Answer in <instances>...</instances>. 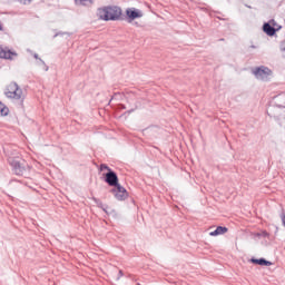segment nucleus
Masks as SVG:
<instances>
[{
	"label": "nucleus",
	"mask_w": 285,
	"mask_h": 285,
	"mask_svg": "<svg viewBox=\"0 0 285 285\" xmlns=\"http://www.w3.org/2000/svg\"><path fill=\"white\" fill-rule=\"evenodd\" d=\"M105 183L108 184V186H111L115 188V186L119 185V176H117V173L112 169H109L106 174H104Z\"/></svg>",
	"instance_id": "obj_5"
},
{
	"label": "nucleus",
	"mask_w": 285,
	"mask_h": 285,
	"mask_svg": "<svg viewBox=\"0 0 285 285\" xmlns=\"http://www.w3.org/2000/svg\"><path fill=\"white\" fill-rule=\"evenodd\" d=\"M254 237H258V238L265 237L266 239H271V234L266 230H262L259 233H255Z\"/></svg>",
	"instance_id": "obj_13"
},
{
	"label": "nucleus",
	"mask_w": 285,
	"mask_h": 285,
	"mask_svg": "<svg viewBox=\"0 0 285 285\" xmlns=\"http://www.w3.org/2000/svg\"><path fill=\"white\" fill-rule=\"evenodd\" d=\"M3 30V27L1 26V22H0V31H2Z\"/></svg>",
	"instance_id": "obj_25"
},
{
	"label": "nucleus",
	"mask_w": 285,
	"mask_h": 285,
	"mask_svg": "<svg viewBox=\"0 0 285 285\" xmlns=\"http://www.w3.org/2000/svg\"><path fill=\"white\" fill-rule=\"evenodd\" d=\"M6 97L9 99H21V95H23V91L21 88H19V85L17 82H10L4 91Z\"/></svg>",
	"instance_id": "obj_3"
},
{
	"label": "nucleus",
	"mask_w": 285,
	"mask_h": 285,
	"mask_svg": "<svg viewBox=\"0 0 285 285\" xmlns=\"http://www.w3.org/2000/svg\"><path fill=\"white\" fill-rule=\"evenodd\" d=\"M277 230H279V228L275 227V234H277Z\"/></svg>",
	"instance_id": "obj_26"
},
{
	"label": "nucleus",
	"mask_w": 285,
	"mask_h": 285,
	"mask_svg": "<svg viewBox=\"0 0 285 285\" xmlns=\"http://www.w3.org/2000/svg\"><path fill=\"white\" fill-rule=\"evenodd\" d=\"M126 16L128 23H132L135 19H141V17H144V13L139 9L128 8L126 10Z\"/></svg>",
	"instance_id": "obj_8"
},
{
	"label": "nucleus",
	"mask_w": 285,
	"mask_h": 285,
	"mask_svg": "<svg viewBox=\"0 0 285 285\" xmlns=\"http://www.w3.org/2000/svg\"><path fill=\"white\" fill-rule=\"evenodd\" d=\"M97 16L102 21H119L121 19V8L119 7H104L99 8Z\"/></svg>",
	"instance_id": "obj_1"
},
{
	"label": "nucleus",
	"mask_w": 285,
	"mask_h": 285,
	"mask_svg": "<svg viewBox=\"0 0 285 285\" xmlns=\"http://www.w3.org/2000/svg\"><path fill=\"white\" fill-rule=\"evenodd\" d=\"M9 164L14 175L20 177H28V173H30V166H28L26 161L19 159H10Z\"/></svg>",
	"instance_id": "obj_2"
},
{
	"label": "nucleus",
	"mask_w": 285,
	"mask_h": 285,
	"mask_svg": "<svg viewBox=\"0 0 285 285\" xmlns=\"http://www.w3.org/2000/svg\"><path fill=\"white\" fill-rule=\"evenodd\" d=\"M99 170L101 173H104V170H107V173H110V170H112V169L110 167H108V165L101 164Z\"/></svg>",
	"instance_id": "obj_17"
},
{
	"label": "nucleus",
	"mask_w": 285,
	"mask_h": 285,
	"mask_svg": "<svg viewBox=\"0 0 285 285\" xmlns=\"http://www.w3.org/2000/svg\"><path fill=\"white\" fill-rule=\"evenodd\" d=\"M77 6H91L92 0H75Z\"/></svg>",
	"instance_id": "obj_16"
},
{
	"label": "nucleus",
	"mask_w": 285,
	"mask_h": 285,
	"mask_svg": "<svg viewBox=\"0 0 285 285\" xmlns=\"http://www.w3.org/2000/svg\"><path fill=\"white\" fill-rule=\"evenodd\" d=\"M37 66H40V68H42L45 72H48V70H50V67H48V65H46V61H43V59L41 58L37 60Z\"/></svg>",
	"instance_id": "obj_14"
},
{
	"label": "nucleus",
	"mask_w": 285,
	"mask_h": 285,
	"mask_svg": "<svg viewBox=\"0 0 285 285\" xmlns=\"http://www.w3.org/2000/svg\"><path fill=\"white\" fill-rule=\"evenodd\" d=\"M33 59H37V61H39V59H40V58H39V55H38V53H35V55H33Z\"/></svg>",
	"instance_id": "obj_23"
},
{
	"label": "nucleus",
	"mask_w": 285,
	"mask_h": 285,
	"mask_svg": "<svg viewBox=\"0 0 285 285\" xmlns=\"http://www.w3.org/2000/svg\"><path fill=\"white\" fill-rule=\"evenodd\" d=\"M92 202L97 205L98 208H101V210H106V205L99 199V198H92Z\"/></svg>",
	"instance_id": "obj_15"
},
{
	"label": "nucleus",
	"mask_w": 285,
	"mask_h": 285,
	"mask_svg": "<svg viewBox=\"0 0 285 285\" xmlns=\"http://www.w3.org/2000/svg\"><path fill=\"white\" fill-rule=\"evenodd\" d=\"M20 3H23L24 6L28 4V3H31L32 0H19Z\"/></svg>",
	"instance_id": "obj_19"
},
{
	"label": "nucleus",
	"mask_w": 285,
	"mask_h": 285,
	"mask_svg": "<svg viewBox=\"0 0 285 285\" xmlns=\"http://www.w3.org/2000/svg\"><path fill=\"white\" fill-rule=\"evenodd\" d=\"M8 112H10V109L0 101V117H7Z\"/></svg>",
	"instance_id": "obj_12"
},
{
	"label": "nucleus",
	"mask_w": 285,
	"mask_h": 285,
	"mask_svg": "<svg viewBox=\"0 0 285 285\" xmlns=\"http://www.w3.org/2000/svg\"><path fill=\"white\" fill-rule=\"evenodd\" d=\"M225 233H228V228L224 226H218L214 232H210V237H217L219 235H225Z\"/></svg>",
	"instance_id": "obj_11"
},
{
	"label": "nucleus",
	"mask_w": 285,
	"mask_h": 285,
	"mask_svg": "<svg viewBox=\"0 0 285 285\" xmlns=\"http://www.w3.org/2000/svg\"><path fill=\"white\" fill-rule=\"evenodd\" d=\"M121 277H124V271H119L118 273V279H121Z\"/></svg>",
	"instance_id": "obj_20"
},
{
	"label": "nucleus",
	"mask_w": 285,
	"mask_h": 285,
	"mask_svg": "<svg viewBox=\"0 0 285 285\" xmlns=\"http://www.w3.org/2000/svg\"><path fill=\"white\" fill-rule=\"evenodd\" d=\"M12 56H17V53L8 48L0 47V59H12Z\"/></svg>",
	"instance_id": "obj_10"
},
{
	"label": "nucleus",
	"mask_w": 285,
	"mask_h": 285,
	"mask_svg": "<svg viewBox=\"0 0 285 285\" xmlns=\"http://www.w3.org/2000/svg\"><path fill=\"white\" fill-rule=\"evenodd\" d=\"M275 26H277V22L275 21V19H272L268 22H265L263 24V32H265L267 37H275V35H277V30H279L275 28Z\"/></svg>",
	"instance_id": "obj_6"
},
{
	"label": "nucleus",
	"mask_w": 285,
	"mask_h": 285,
	"mask_svg": "<svg viewBox=\"0 0 285 285\" xmlns=\"http://www.w3.org/2000/svg\"><path fill=\"white\" fill-rule=\"evenodd\" d=\"M111 193L118 202H125V199H128V190H126L120 184L116 185L111 189Z\"/></svg>",
	"instance_id": "obj_4"
},
{
	"label": "nucleus",
	"mask_w": 285,
	"mask_h": 285,
	"mask_svg": "<svg viewBox=\"0 0 285 285\" xmlns=\"http://www.w3.org/2000/svg\"><path fill=\"white\" fill-rule=\"evenodd\" d=\"M252 264H256L257 266H273V263L271 261H267L266 258H250L249 261Z\"/></svg>",
	"instance_id": "obj_9"
},
{
	"label": "nucleus",
	"mask_w": 285,
	"mask_h": 285,
	"mask_svg": "<svg viewBox=\"0 0 285 285\" xmlns=\"http://www.w3.org/2000/svg\"><path fill=\"white\" fill-rule=\"evenodd\" d=\"M253 75L256 79H261L262 81L268 79V75H271V69L268 67H257L253 70Z\"/></svg>",
	"instance_id": "obj_7"
},
{
	"label": "nucleus",
	"mask_w": 285,
	"mask_h": 285,
	"mask_svg": "<svg viewBox=\"0 0 285 285\" xmlns=\"http://www.w3.org/2000/svg\"><path fill=\"white\" fill-rule=\"evenodd\" d=\"M63 35H68V37H70V35L68 32L59 31V32L55 33L53 39H57V37H63Z\"/></svg>",
	"instance_id": "obj_18"
},
{
	"label": "nucleus",
	"mask_w": 285,
	"mask_h": 285,
	"mask_svg": "<svg viewBox=\"0 0 285 285\" xmlns=\"http://www.w3.org/2000/svg\"><path fill=\"white\" fill-rule=\"evenodd\" d=\"M106 215H108V205H105V209H102Z\"/></svg>",
	"instance_id": "obj_22"
},
{
	"label": "nucleus",
	"mask_w": 285,
	"mask_h": 285,
	"mask_svg": "<svg viewBox=\"0 0 285 285\" xmlns=\"http://www.w3.org/2000/svg\"><path fill=\"white\" fill-rule=\"evenodd\" d=\"M128 115H130V112H135V109H130L129 111H127Z\"/></svg>",
	"instance_id": "obj_24"
},
{
	"label": "nucleus",
	"mask_w": 285,
	"mask_h": 285,
	"mask_svg": "<svg viewBox=\"0 0 285 285\" xmlns=\"http://www.w3.org/2000/svg\"><path fill=\"white\" fill-rule=\"evenodd\" d=\"M118 108L120 109V110H126V105H118Z\"/></svg>",
	"instance_id": "obj_21"
}]
</instances>
